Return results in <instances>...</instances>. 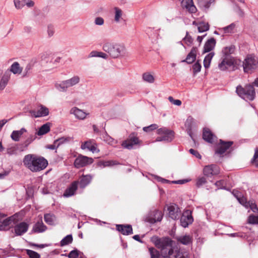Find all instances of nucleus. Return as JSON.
<instances>
[{
    "label": "nucleus",
    "instance_id": "7c9ffc66",
    "mask_svg": "<svg viewBox=\"0 0 258 258\" xmlns=\"http://www.w3.org/2000/svg\"><path fill=\"white\" fill-rule=\"evenodd\" d=\"M80 78L78 76H75L69 79L64 80L68 88L78 84L80 82Z\"/></svg>",
    "mask_w": 258,
    "mask_h": 258
},
{
    "label": "nucleus",
    "instance_id": "13d9d810",
    "mask_svg": "<svg viewBox=\"0 0 258 258\" xmlns=\"http://www.w3.org/2000/svg\"><path fill=\"white\" fill-rule=\"evenodd\" d=\"M54 32H55V29H54V26H53L51 24H49L47 26V33L48 37H52L54 35Z\"/></svg>",
    "mask_w": 258,
    "mask_h": 258
},
{
    "label": "nucleus",
    "instance_id": "79ce46f5",
    "mask_svg": "<svg viewBox=\"0 0 258 258\" xmlns=\"http://www.w3.org/2000/svg\"><path fill=\"white\" fill-rule=\"evenodd\" d=\"M73 236L72 234H69L65 236L60 242L61 246L67 245L70 243H71L73 241Z\"/></svg>",
    "mask_w": 258,
    "mask_h": 258
},
{
    "label": "nucleus",
    "instance_id": "412c9836",
    "mask_svg": "<svg viewBox=\"0 0 258 258\" xmlns=\"http://www.w3.org/2000/svg\"><path fill=\"white\" fill-rule=\"evenodd\" d=\"M70 112L71 114H74L76 118L81 120L84 119L88 115V114L85 112L83 110L80 109L76 107L72 108Z\"/></svg>",
    "mask_w": 258,
    "mask_h": 258
},
{
    "label": "nucleus",
    "instance_id": "f257e3e1",
    "mask_svg": "<svg viewBox=\"0 0 258 258\" xmlns=\"http://www.w3.org/2000/svg\"><path fill=\"white\" fill-rule=\"evenodd\" d=\"M102 48L112 58H121L126 54V48L123 44L112 42L107 39L104 40Z\"/></svg>",
    "mask_w": 258,
    "mask_h": 258
},
{
    "label": "nucleus",
    "instance_id": "69168bd1",
    "mask_svg": "<svg viewBox=\"0 0 258 258\" xmlns=\"http://www.w3.org/2000/svg\"><path fill=\"white\" fill-rule=\"evenodd\" d=\"M94 23L96 25L101 26L104 24V19L100 17H96L95 19Z\"/></svg>",
    "mask_w": 258,
    "mask_h": 258
},
{
    "label": "nucleus",
    "instance_id": "f704fd0d",
    "mask_svg": "<svg viewBox=\"0 0 258 258\" xmlns=\"http://www.w3.org/2000/svg\"><path fill=\"white\" fill-rule=\"evenodd\" d=\"M102 138L104 142L110 145L114 146L117 143V141L109 136L106 133L102 134Z\"/></svg>",
    "mask_w": 258,
    "mask_h": 258
},
{
    "label": "nucleus",
    "instance_id": "cd10ccee",
    "mask_svg": "<svg viewBox=\"0 0 258 258\" xmlns=\"http://www.w3.org/2000/svg\"><path fill=\"white\" fill-rule=\"evenodd\" d=\"M216 45V40L214 38L208 40L205 43L204 47V52H209L212 51Z\"/></svg>",
    "mask_w": 258,
    "mask_h": 258
},
{
    "label": "nucleus",
    "instance_id": "0e129e2a",
    "mask_svg": "<svg viewBox=\"0 0 258 258\" xmlns=\"http://www.w3.org/2000/svg\"><path fill=\"white\" fill-rule=\"evenodd\" d=\"M168 100H169V101L171 103H172L174 105H175L177 106H180L181 104V101L180 100H178V99L175 100L171 96H169L168 97Z\"/></svg>",
    "mask_w": 258,
    "mask_h": 258
},
{
    "label": "nucleus",
    "instance_id": "bf43d9fd",
    "mask_svg": "<svg viewBox=\"0 0 258 258\" xmlns=\"http://www.w3.org/2000/svg\"><path fill=\"white\" fill-rule=\"evenodd\" d=\"M158 125L156 124H152L148 126L144 127L143 130L144 132L149 133L153 130L158 128Z\"/></svg>",
    "mask_w": 258,
    "mask_h": 258
},
{
    "label": "nucleus",
    "instance_id": "423d86ee",
    "mask_svg": "<svg viewBox=\"0 0 258 258\" xmlns=\"http://www.w3.org/2000/svg\"><path fill=\"white\" fill-rule=\"evenodd\" d=\"M157 134L161 135L156 138V142L165 141L170 142L174 138V133L171 130H169L165 127L160 128L157 130Z\"/></svg>",
    "mask_w": 258,
    "mask_h": 258
},
{
    "label": "nucleus",
    "instance_id": "6e6d98bb",
    "mask_svg": "<svg viewBox=\"0 0 258 258\" xmlns=\"http://www.w3.org/2000/svg\"><path fill=\"white\" fill-rule=\"evenodd\" d=\"M244 206L246 207H248V206H249L251 210L253 212H254L255 213H257V214L258 215V208L257 207V206L254 203H250L249 202H248L247 203H245Z\"/></svg>",
    "mask_w": 258,
    "mask_h": 258
},
{
    "label": "nucleus",
    "instance_id": "a878e982",
    "mask_svg": "<svg viewBox=\"0 0 258 258\" xmlns=\"http://www.w3.org/2000/svg\"><path fill=\"white\" fill-rule=\"evenodd\" d=\"M195 122V119L190 116H188L185 122V126L186 128L187 134L194 140L192 136V125Z\"/></svg>",
    "mask_w": 258,
    "mask_h": 258
},
{
    "label": "nucleus",
    "instance_id": "dca6fc26",
    "mask_svg": "<svg viewBox=\"0 0 258 258\" xmlns=\"http://www.w3.org/2000/svg\"><path fill=\"white\" fill-rule=\"evenodd\" d=\"M29 225L27 223L20 222L15 226V233L16 235H22L27 231Z\"/></svg>",
    "mask_w": 258,
    "mask_h": 258
},
{
    "label": "nucleus",
    "instance_id": "a19ab883",
    "mask_svg": "<svg viewBox=\"0 0 258 258\" xmlns=\"http://www.w3.org/2000/svg\"><path fill=\"white\" fill-rule=\"evenodd\" d=\"M114 9L115 11L114 21L116 23H118L122 19L123 12L121 9L117 7H115Z\"/></svg>",
    "mask_w": 258,
    "mask_h": 258
},
{
    "label": "nucleus",
    "instance_id": "680f3d73",
    "mask_svg": "<svg viewBox=\"0 0 258 258\" xmlns=\"http://www.w3.org/2000/svg\"><path fill=\"white\" fill-rule=\"evenodd\" d=\"M184 42L188 46H190L193 42V39L188 35V32H186V36L183 38Z\"/></svg>",
    "mask_w": 258,
    "mask_h": 258
},
{
    "label": "nucleus",
    "instance_id": "4468645a",
    "mask_svg": "<svg viewBox=\"0 0 258 258\" xmlns=\"http://www.w3.org/2000/svg\"><path fill=\"white\" fill-rule=\"evenodd\" d=\"M49 112L48 109L42 105H40L37 110L30 111L31 115L35 118L46 116L49 114Z\"/></svg>",
    "mask_w": 258,
    "mask_h": 258
},
{
    "label": "nucleus",
    "instance_id": "20e7f679",
    "mask_svg": "<svg viewBox=\"0 0 258 258\" xmlns=\"http://www.w3.org/2000/svg\"><path fill=\"white\" fill-rule=\"evenodd\" d=\"M236 92L240 97L246 101H252L255 98V90L253 86L250 84L245 85L244 88L241 86H238Z\"/></svg>",
    "mask_w": 258,
    "mask_h": 258
},
{
    "label": "nucleus",
    "instance_id": "a211bd4d",
    "mask_svg": "<svg viewBox=\"0 0 258 258\" xmlns=\"http://www.w3.org/2000/svg\"><path fill=\"white\" fill-rule=\"evenodd\" d=\"M116 229L122 234L128 235L133 233V228L131 225H116Z\"/></svg>",
    "mask_w": 258,
    "mask_h": 258
},
{
    "label": "nucleus",
    "instance_id": "4be33fe9",
    "mask_svg": "<svg viewBox=\"0 0 258 258\" xmlns=\"http://www.w3.org/2000/svg\"><path fill=\"white\" fill-rule=\"evenodd\" d=\"M92 178V176L90 174L82 175L80 177L78 183L80 187L83 189L85 188L91 182Z\"/></svg>",
    "mask_w": 258,
    "mask_h": 258
},
{
    "label": "nucleus",
    "instance_id": "c756f323",
    "mask_svg": "<svg viewBox=\"0 0 258 258\" xmlns=\"http://www.w3.org/2000/svg\"><path fill=\"white\" fill-rule=\"evenodd\" d=\"M199 7L204 10H207L214 4L215 0H197Z\"/></svg>",
    "mask_w": 258,
    "mask_h": 258
},
{
    "label": "nucleus",
    "instance_id": "f3484780",
    "mask_svg": "<svg viewBox=\"0 0 258 258\" xmlns=\"http://www.w3.org/2000/svg\"><path fill=\"white\" fill-rule=\"evenodd\" d=\"M79 181H74L66 189L63 196L66 198H69L75 195L76 191L78 188Z\"/></svg>",
    "mask_w": 258,
    "mask_h": 258
},
{
    "label": "nucleus",
    "instance_id": "e433bc0d",
    "mask_svg": "<svg viewBox=\"0 0 258 258\" xmlns=\"http://www.w3.org/2000/svg\"><path fill=\"white\" fill-rule=\"evenodd\" d=\"M22 69L20 67V64L17 62H14L11 66L10 72L14 74H20L22 72Z\"/></svg>",
    "mask_w": 258,
    "mask_h": 258
},
{
    "label": "nucleus",
    "instance_id": "774afa93",
    "mask_svg": "<svg viewBox=\"0 0 258 258\" xmlns=\"http://www.w3.org/2000/svg\"><path fill=\"white\" fill-rule=\"evenodd\" d=\"M189 152L190 154H191L192 155L195 156L197 158H198V159L201 158V155L200 154V153L197 151H196L193 149H189Z\"/></svg>",
    "mask_w": 258,
    "mask_h": 258
},
{
    "label": "nucleus",
    "instance_id": "c85d7f7f",
    "mask_svg": "<svg viewBox=\"0 0 258 258\" xmlns=\"http://www.w3.org/2000/svg\"><path fill=\"white\" fill-rule=\"evenodd\" d=\"M10 78V72H5L2 77L0 80V90H3L5 89Z\"/></svg>",
    "mask_w": 258,
    "mask_h": 258
},
{
    "label": "nucleus",
    "instance_id": "052dcab7",
    "mask_svg": "<svg viewBox=\"0 0 258 258\" xmlns=\"http://www.w3.org/2000/svg\"><path fill=\"white\" fill-rule=\"evenodd\" d=\"M26 251L29 258H40V256L37 252L30 249H27Z\"/></svg>",
    "mask_w": 258,
    "mask_h": 258
},
{
    "label": "nucleus",
    "instance_id": "338daca9",
    "mask_svg": "<svg viewBox=\"0 0 258 258\" xmlns=\"http://www.w3.org/2000/svg\"><path fill=\"white\" fill-rule=\"evenodd\" d=\"M215 185L218 187V189H224V181L223 180H220L215 182Z\"/></svg>",
    "mask_w": 258,
    "mask_h": 258
},
{
    "label": "nucleus",
    "instance_id": "ea45409f",
    "mask_svg": "<svg viewBox=\"0 0 258 258\" xmlns=\"http://www.w3.org/2000/svg\"><path fill=\"white\" fill-rule=\"evenodd\" d=\"M198 29L199 33L207 31L209 29V25L207 22H200L198 24Z\"/></svg>",
    "mask_w": 258,
    "mask_h": 258
},
{
    "label": "nucleus",
    "instance_id": "ddd939ff",
    "mask_svg": "<svg viewBox=\"0 0 258 258\" xmlns=\"http://www.w3.org/2000/svg\"><path fill=\"white\" fill-rule=\"evenodd\" d=\"M233 60L231 56H224L218 64L219 69L222 71L228 70L233 66Z\"/></svg>",
    "mask_w": 258,
    "mask_h": 258
},
{
    "label": "nucleus",
    "instance_id": "4c0bfd02",
    "mask_svg": "<svg viewBox=\"0 0 258 258\" xmlns=\"http://www.w3.org/2000/svg\"><path fill=\"white\" fill-rule=\"evenodd\" d=\"M118 164V163L115 161L109 160V161H100L98 163V166L101 168H104L105 167L112 166L114 165Z\"/></svg>",
    "mask_w": 258,
    "mask_h": 258
},
{
    "label": "nucleus",
    "instance_id": "58836bf2",
    "mask_svg": "<svg viewBox=\"0 0 258 258\" xmlns=\"http://www.w3.org/2000/svg\"><path fill=\"white\" fill-rule=\"evenodd\" d=\"M55 88L59 92H66L68 90L67 86L64 81L59 83H56L54 85Z\"/></svg>",
    "mask_w": 258,
    "mask_h": 258
},
{
    "label": "nucleus",
    "instance_id": "f8f14e48",
    "mask_svg": "<svg viewBox=\"0 0 258 258\" xmlns=\"http://www.w3.org/2000/svg\"><path fill=\"white\" fill-rule=\"evenodd\" d=\"M168 216L173 220H177L180 215V210L178 206L174 204H170L167 207Z\"/></svg>",
    "mask_w": 258,
    "mask_h": 258
},
{
    "label": "nucleus",
    "instance_id": "a18cd8bd",
    "mask_svg": "<svg viewBox=\"0 0 258 258\" xmlns=\"http://www.w3.org/2000/svg\"><path fill=\"white\" fill-rule=\"evenodd\" d=\"M18 151V147L16 145L10 146L7 148V153L11 156L16 155Z\"/></svg>",
    "mask_w": 258,
    "mask_h": 258
},
{
    "label": "nucleus",
    "instance_id": "72a5a7b5",
    "mask_svg": "<svg viewBox=\"0 0 258 258\" xmlns=\"http://www.w3.org/2000/svg\"><path fill=\"white\" fill-rule=\"evenodd\" d=\"M50 131V125L49 123H46L42 125L39 129L38 131L36 133V135L42 136L46 134Z\"/></svg>",
    "mask_w": 258,
    "mask_h": 258
},
{
    "label": "nucleus",
    "instance_id": "5fc2aeb1",
    "mask_svg": "<svg viewBox=\"0 0 258 258\" xmlns=\"http://www.w3.org/2000/svg\"><path fill=\"white\" fill-rule=\"evenodd\" d=\"M201 64L199 63V61L195 62L192 66V70L194 75L199 73L201 71Z\"/></svg>",
    "mask_w": 258,
    "mask_h": 258
},
{
    "label": "nucleus",
    "instance_id": "49530a36",
    "mask_svg": "<svg viewBox=\"0 0 258 258\" xmlns=\"http://www.w3.org/2000/svg\"><path fill=\"white\" fill-rule=\"evenodd\" d=\"M247 223L250 224H258V215L254 216L250 215L247 219Z\"/></svg>",
    "mask_w": 258,
    "mask_h": 258
},
{
    "label": "nucleus",
    "instance_id": "9b49d317",
    "mask_svg": "<svg viewBox=\"0 0 258 258\" xmlns=\"http://www.w3.org/2000/svg\"><path fill=\"white\" fill-rule=\"evenodd\" d=\"M203 173L207 177H212L220 173V168L215 164L209 165L204 168Z\"/></svg>",
    "mask_w": 258,
    "mask_h": 258
},
{
    "label": "nucleus",
    "instance_id": "4d7b16f0",
    "mask_svg": "<svg viewBox=\"0 0 258 258\" xmlns=\"http://www.w3.org/2000/svg\"><path fill=\"white\" fill-rule=\"evenodd\" d=\"M15 7L17 9H21L25 6V0H14Z\"/></svg>",
    "mask_w": 258,
    "mask_h": 258
},
{
    "label": "nucleus",
    "instance_id": "37998d69",
    "mask_svg": "<svg viewBox=\"0 0 258 258\" xmlns=\"http://www.w3.org/2000/svg\"><path fill=\"white\" fill-rule=\"evenodd\" d=\"M235 46L234 45H230L229 46L225 47L222 50L224 56H230V54L234 53L235 51Z\"/></svg>",
    "mask_w": 258,
    "mask_h": 258
},
{
    "label": "nucleus",
    "instance_id": "393cba45",
    "mask_svg": "<svg viewBox=\"0 0 258 258\" xmlns=\"http://www.w3.org/2000/svg\"><path fill=\"white\" fill-rule=\"evenodd\" d=\"M197 48L195 47H193L191 49L190 52L187 54L186 58L181 61V62H186L187 63H192L196 59Z\"/></svg>",
    "mask_w": 258,
    "mask_h": 258
},
{
    "label": "nucleus",
    "instance_id": "aec40b11",
    "mask_svg": "<svg viewBox=\"0 0 258 258\" xmlns=\"http://www.w3.org/2000/svg\"><path fill=\"white\" fill-rule=\"evenodd\" d=\"M181 5L183 8H185L191 13H195L197 11V8L194 5L192 0H182Z\"/></svg>",
    "mask_w": 258,
    "mask_h": 258
},
{
    "label": "nucleus",
    "instance_id": "603ef678",
    "mask_svg": "<svg viewBox=\"0 0 258 258\" xmlns=\"http://www.w3.org/2000/svg\"><path fill=\"white\" fill-rule=\"evenodd\" d=\"M207 183V179L206 177L204 176L199 177L196 181V186L198 187H200L203 185L206 184Z\"/></svg>",
    "mask_w": 258,
    "mask_h": 258
},
{
    "label": "nucleus",
    "instance_id": "e2e57ef3",
    "mask_svg": "<svg viewBox=\"0 0 258 258\" xmlns=\"http://www.w3.org/2000/svg\"><path fill=\"white\" fill-rule=\"evenodd\" d=\"M78 256L79 253L77 249L72 250L68 254V257L69 258H78Z\"/></svg>",
    "mask_w": 258,
    "mask_h": 258
},
{
    "label": "nucleus",
    "instance_id": "b1692460",
    "mask_svg": "<svg viewBox=\"0 0 258 258\" xmlns=\"http://www.w3.org/2000/svg\"><path fill=\"white\" fill-rule=\"evenodd\" d=\"M47 229V227L44 224L42 219L37 222L32 228V231L34 233H42Z\"/></svg>",
    "mask_w": 258,
    "mask_h": 258
},
{
    "label": "nucleus",
    "instance_id": "9d476101",
    "mask_svg": "<svg viewBox=\"0 0 258 258\" xmlns=\"http://www.w3.org/2000/svg\"><path fill=\"white\" fill-rule=\"evenodd\" d=\"M93 162V159L85 156L80 155L74 161V166L77 168L84 167Z\"/></svg>",
    "mask_w": 258,
    "mask_h": 258
},
{
    "label": "nucleus",
    "instance_id": "2f4dec72",
    "mask_svg": "<svg viewBox=\"0 0 258 258\" xmlns=\"http://www.w3.org/2000/svg\"><path fill=\"white\" fill-rule=\"evenodd\" d=\"M44 219L45 222L50 225H54L56 222V217L54 215L52 214H45L44 215Z\"/></svg>",
    "mask_w": 258,
    "mask_h": 258
},
{
    "label": "nucleus",
    "instance_id": "0eeeda50",
    "mask_svg": "<svg viewBox=\"0 0 258 258\" xmlns=\"http://www.w3.org/2000/svg\"><path fill=\"white\" fill-rule=\"evenodd\" d=\"M6 216L7 215L0 212V231L7 230L9 229L11 225L15 224L17 216L14 215L4 219Z\"/></svg>",
    "mask_w": 258,
    "mask_h": 258
},
{
    "label": "nucleus",
    "instance_id": "39448f33",
    "mask_svg": "<svg viewBox=\"0 0 258 258\" xmlns=\"http://www.w3.org/2000/svg\"><path fill=\"white\" fill-rule=\"evenodd\" d=\"M242 66L244 73H250L257 68L258 60L253 54L247 55L243 61Z\"/></svg>",
    "mask_w": 258,
    "mask_h": 258
},
{
    "label": "nucleus",
    "instance_id": "473e14b6",
    "mask_svg": "<svg viewBox=\"0 0 258 258\" xmlns=\"http://www.w3.org/2000/svg\"><path fill=\"white\" fill-rule=\"evenodd\" d=\"M178 242L183 245H188L191 242L192 238L189 235H185L176 237Z\"/></svg>",
    "mask_w": 258,
    "mask_h": 258
},
{
    "label": "nucleus",
    "instance_id": "7ed1b4c3",
    "mask_svg": "<svg viewBox=\"0 0 258 258\" xmlns=\"http://www.w3.org/2000/svg\"><path fill=\"white\" fill-rule=\"evenodd\" d=\"M152 241L157 247L161 249L164 257H169L173 253V241L169 237H152Z\"/></svg>",
    "mask_w": 258,
    "mask_h": 258
},
{
    "label": "nucleus",
    "instance_id": "c9c22d12",
    "mask_svg": "<svg viewBox=\"0 0 258 258\" xmlns=\"http://www.w3.org/2000/svg\"><path fill=\"white\" fill-rule=\"evenodd\" d=\"M89 57H98L104 59H107L108 58V55L102 51H92L89 55Z\"/></svg>",
    "mask_w": 258,
    "mask_h": 258
},
{
    "label": "nucleus",
    "instance_id": "de8ad7c7",
    "mask_svg": "<svg viewBox=\"0 0 258 258\" xmlns=\"http://www.w3.org/2000/svg\"><path fill=\"white\" fill-rule=\"evenodd\" d=\"M149 251L151 258H160L159 251L154 247H150Z\"/></svg>",
    "mask_w": 258,
    "mask_h": 258
},
{
    "label": "nucleus",
    "instance_id": "864d4df0",
    "mask_svg": "<svg viewBox=\"0 0 258 258\" xmlns=\"http://www.w3.org/2000/svg\"><path fill=\"white\" fill-rule=\"evenodd\" d=\"M36 139L35 135H30L25 141L24 142V145L25 147H28L33 141H34Z\"/></svg>",
    "mask_w": 258,
    "mask_h": 258
},
{
    "label": "nucleus",
    "instance_id": "8fccbe9b",
    "mask_svg": "<svg viewBox=\"0 0 258 258\" xmlns=\"http://www.w3.org/2000/svg\"><path fill=\"white\" fill-rule=\"evenodd\" d=\"M21 136L22 135L18 131H14L11 135V138L13 141L18 142Z\"/></svg>",
    "mask_w": 258,
    "mask_h": 258
},
{
    "label": "nucleus",
    "instance_id": "2eb2a0df",
    "mask_svg": "<svg viewBox=\"0 0 258 258\" xmlns=\"http://www.w3.org/2000/svg\"><path fill=\"white\" fill-rule=\"evenodd\" d=\"M163 218V214L161 211L154 210L150 216L147 218V221L151 224H154L157 222H160Z\"/></svg>",
    "mask_w": 258,
    "mask_h": 258
},
{
    "label": "nucleus",
    "instance_id": "6ab92c4d",
    "mask_svg": "<svg viewBox=\"0 0 258 258\" xmlns=\"http://www.w3.org/2000/svg\"><path fill=\"white\" fill-rule=\"evenodd\" d=\"M233 142H223L220 140V145L216 151V153L222 155L224 154L233 144Z\"/></svg>",
    "mask_w": 258,
    "mask_h": 258
},
{
    "label": "nucleus",
    "instance_id": "09e8293b",
    "mask_svg": "<svg viewBox=\"0 0 258 258\" xmlns=\"http://www.w3.org/2000/svg\"><path fill=\"white\" fill-rule=\"evenodd\" d=\"M235 27L234 23H231L229 25L222 28V30L224 33H232Z\"/></svg>",
    "mask_w": 258,
    "mask_h": 258
},
{
    "label": "nucleus",
    "instance_id": "c03bdc74",
    "mask_svg": "<svg viewBox=\"0 0 258 258\" xmlns=\"http://www.w3.org/2000/svg\"><path fill=\"white\" fill-rule=\"evenodd\" d=\"M142 78L144 81L149 83H153L155 80L153 76L149 73H144Z\"/></svg>",
    "mask_w": 258,
    "mask_h": 258
},
{
    "label": "nucleus",
    "instance_id": "f03ea898",
    "mask_svg": "<svg viewBox=\"0 0 258 258\" xmlns=\"http://www.w3.org/2000/svg\"><path fill=\"white\" fill-rule=\"evenodd\" d=\"M24 165L32 172H38L44 169L48 165L47 161L43 157L33 154L26 155L23 159Z\"/></svg>",
    "mask_w": 258,
    "mask_h": 258
},
{
    "label": "nucleus",
    "instance_id": "5701e85b",
    "mask_svg": "<svg viewBox=\"0 0 258 258\" xmlns=\"http://www.w3.org/2000/svg\"><path fill=\"white\" fill-rule=\"evenodd\" d=\"M82 149H87L92 151L93 153L99 152V150L97 148V145L93 140L87 141L81 146Z\"/></svg>",
    "mask_w": 258,
    "mask_h": 258
},
{
    "label": "nucleus",
    "instance_id": "1a4fd4ad",
    "mask_svg": "<svg viewBox=\"0 0 258 258\" xmlns=\"http://www.w3.org/2000/svg\"><path fill=\"white\" fill-rule=\"evenodd\" d=\"M193 221L194 218L191 211L189 210H184L180 217V225L184 228H186L191 224Z\"/></svg>",
    "mask_w": 258,
    "mask_h": 258
},
{
    "label": "nucleus",
    "instance_id": "3c124183",
    "mask_svg": "<svg viewBox=\"0 0 258 258\" xmlns=\"http://www.w3.org/2000/svg\"><path fill=\"white\" fill-rule=\"evenodd\" d=\"M70 137H61L56 140L54 141V144L57 145V147H58L60 145L70 141Z\"/></svg>",
    "mask_w": 258,
    "mask_h": 258
},
{
    "label": "nucleus",
    "instance_id": "6e6552de",
    "mask_svg": "<svg viewBox=\"0 0 258 258\" xmlns=\"http://www.w3.org/2000/svg\"><path fill=\"white\" fill-rule=\"evenodd\" d=\"M142 143V141L139 140L138 137H137L135 133L131 134L127 140L122 142L121 146L127 149H132L134 146L140 145Z\"/></svg>",
    "mask_w": 258,
    "mask_h": 258
},
{
    "label": "nucleus",
    "instance_id": "bb28decb",
    "mask_svg": "<svg viewBox=\"0 0 258 258\" xmlns=\"http://www.w3.org/2000/svg\"><path fill=\"white\" fill-rule=\"evenodd\" d=\"M216 137L208 128H204L203 133V138L206 142L212 143Z\"/></svg>",
    "mask_w": 258,
    "mask_h": 258
}]
</instances>
